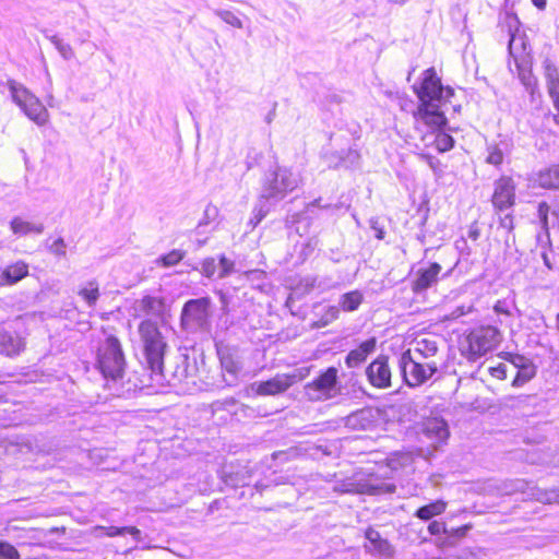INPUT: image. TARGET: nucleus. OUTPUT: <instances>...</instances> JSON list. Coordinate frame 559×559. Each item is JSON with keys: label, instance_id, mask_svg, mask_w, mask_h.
I'll use <instances>...</instances> for the list:
<instances>
[{"label": "nucleus", "instance_id": "47", "mask_svg": "<svg viewBox=\"0 0 559 559\" xmlns=\"http://www.w3.org/2000/svg\"><path fill=\"white\" fill-rule=\"evenodd\" d=\"M267 212L269 209L263 204L255 206L253 210V216L250 221L253 226H257L266 216Z\"/></svg>", "mask_w": 559, "mask_h": 559}, {"label": "nucleus", "instance_id": "29", "mask_svg": "<svg viewBox=\"0 0 559 559\" xmlns=\"http://www.w3.org/2000/svg\"><path fill=\"white\" fill-rule=\"evenodd\" d=\"M96 533L105 534L106 536L114 537L118 535L123 534H130L133 539L139 543L141 542V531L136 528L135 526H123V527H117V526H96L95 528Z\"/></svg>", "mask_w": 559, "mask_h": 559}, {"label": "nucleus", "instance_id": "31", "mask_svg": "<svg viewBox=\"0 0 559 559\" xmlns=\"http://www.w3.org/2000/svg\"><path fill=\"white\" fill-rule=\"evenodd\" d=\"M362 300L364 296L359 290H352L341 296L340 307L347 312L355 311L359 308Z\"/></svg>", "mask_w": 559, "mask_h": 559}, {"label": "nucleus", "instance_id": "46", "mask_svg": "<svg viewBox=\"0 0 559 559\" xmlns=\"http://www.w3.org/2000/svg\"><path fill=\"white\" fill-rule=\"evenodd\" d=\"M367 413H368L367 411L362 409V411H358L356 413L350 414L346 418V425L349 427L356 428L360 424V420L366 419Z\"/></svg>", "mask_w": 559, "mask_h": 559}, {"label": "nucleus", "instance_id": "42", "mask_svg": "<svg viewBox=\"0 0 559 559\" xmlns=\"http://www.w3.org/2000/svg\"><path fill=\"white\" fill-rule=\"evenodd\" d=\"M0 559H20V554L13 545L0 540Z\"/></svg>", "mask_w": 559, "mask_h": 559}, {"label": "nucleus", "instance_id": "53", "mask_svg": "<svg viewBox=\"0 0 559 559\" xmlns=\"http://www.w3.org/2000/svg\"><path fill=\"white\" fill-rule=\"evenodd\" d=\"M500 226L509 231H511L514 228L513 225V217L510 214L504 215L500 218Z\"/></svg>", "mask_w": 559, "mask_h": 559}, {"label": "nucleus", "instance_id": "56", "mask_svg": "<svg viewBox=\"0 0 559 559\" xmlns=\"http://www.w3.org/2000/svg\"><path fill=\"white\" fill-rule=\"evenodd\" d=\"M532 2L539 10H544L546 8L547 0H532Z\"/></svg>", "mask_w": 559, "mask_h": 559}, {"label": "nucleus", "instance_id": "1", "mask_svg": "<svg viewBox=\"0 0 559 559\" xmlns=\"http://www.w3.org/2000/svg\"><path fill=\"white\" fill-rule=\"evenodd\" d=\"M142 350L148 368L153 373L160 374L167 343L158 326L152 320H143L138 328Z\"/></svg>", "mask_w": 559, "mask_h": 559}, {"label": "nucleus", "instance_id": "61", "mask_svg": "<svg viewBox=\"0 0 559 559\" xmlns=\"http://www.w3.org/2000/svg\"><path fill=\"white\" fill-rule=\"evenodd\" d=\"M544 261H545V263H546V264H548V261H547V257H546V255H544Z\"/></svg>", "mask_w": 559, "mask_h": 559}, {"label": "nucleus", "instance_id": "7", "mask_svg": "<svg viewBox=\"0 0 559 559\" xmlns=\"http://www.w3.org/2000/svg\"><path fill=\"white\" fill-rule=\"evenodd\" d=\"M401 369L407 385L418 386L429 380L438 370L436 360H423L412 355V349L403 353L401 357Z\"/></svg>", "mask_w": 559, "mask_h": 559}, {"label": "nucleus", "instance_id": "19", "mask_svg": "<svg viewBox=\"0 0 559 559\" xmlns=\"http://www.w3.org/2000/svg\"><path fill=\"white\" fill-rule=\"evenodd\" d=\"M440 272L441 265L437 262L431 263L427 269L418 270L417 277L412 285L413 292L418 294L430 288L437 283Z\"/></svg>", "mask_w": 559, "mask_h": 559}, {"label": "nucleus", "instance_id": "9", "mask_svg": "<svg viewBox=\"0 0 559 559\" xmlns=\"http://www.w3.org/2000/svg\"><path fill=\"white\" fill-rule=\"evenodd\" d=\"M414 90L420 104H444L454 94L451 87L444 88L442 86L433 68L427 69L424 72L421 85Z\"/></svg>", "mask_w": 559, "mask_h": 559}, {"label": "nucleus", "instance_id": "6", "mask_svg": "<svg viewBox=\"0 0 559 559\" xmlns=\"http://www.w3.org/2000/svg\"><path fill=\"white\" fill-rule=\"evenodd\" d=\"M501 340V332L496 326L483 325L476 328L466 336L467 346L464 353L469 360H476L495 349Z\"/></svg>", "mask_w": 559, "mask_h": 559}, {"label": "nucleus", "instance_id": "17", "mask_svg": "<svg viewBox=\"0 0 559 559\" xmlns=\"http://www.w3.org/2000/svg\"><path fill=\"white\" fill-rule=\"evenodd\" d=\"M439 350V337L436 335L419 336L414 341L413 356L423 360H435Z\"/></svg>", "mask_w": 559, "mask_h": 559}, {"label": "nucleus", "instance_id": "34", "mask_svg": "<svg viewBox=\"0 0 559 559\" xmlns=\"http://www.w3.org/2000/svg\"><path fill=\"white\" fill-rule=\"evenodd\" d=\"M221 365L224 371L229 373L233 379H237L239 372L241 371V364L238 359H236L231 354H223L221 356Z\"/></svg>", "mask_w": 559, "mask_h": 559}, {"label": "nucleus", "instance_id": "24", "mask_svg": "<svg viewBox=\"0 0 559 559\" xmlns=\"http://www.w3.org/2000/svg\"><path fill=\"white\" fill-rule=\"evenodd\" d=\"M506 20H507V23L509 26V34H510V39H509V45H508L509 53L511 57L514 58L515 62H518L520 52L525 49V43L521 35H518L516 33L512 32V28L513 27L516 28V26L519 24L516 16L507 15Z\"/></svg>", "mask_w": 559, "mask_h": 559}, {"label": "nucleus", "instance_id": "15", "mask_svg": "<svg viewBox=\"0 0 559 559\" xmlns=\"http://www.w3.org/2000/svg\"><path fill=\"white\" fill-rule=\"evenodd\" d=\"M369 382L379 389L391 386V370L385 356H379L366 369Z\"/></svg>", "mask_w": 559, "mask_h": 559}, {"label": "nucleus", "instance_id": "27", "mask_svg": "<svg viewBox=\"0 0 559 559\" xmlns=\"http://www.w3.org/2000/svg\"><path fill=\"white\" fill-rule=\"evenodd\" d=\"M11 230L17 236H26L28 234H41L44 231V225L38 223H32L22 219L21 217H14L11 221Z\"/></svg>", "mask_w": 559, "mask_h": 559}, {"label": "nucleus", "instance_id": "59", "mask_svg": "<svg viewBox=\"0 0 559 559\" xmlns=\"http://www.w3.org/2000/svg\"><path fill=\"white\" fill-rule=\"evenodd\" d=\"M556 329L559 332V313L556 316Z\"/></svg>", "mask_w": 559, "mask_h": 559}, {"label": "nucleus", "instance_id": "50", "mask_svg": "<svg viewBox=\"0 0 559 559\" xmlns=\"http://www.w3.org/2000/svg\"><path fill=\"white\" fill-rule=\"evenodd\" d=\"M218 210L214 205H207L204 210V218L199 223V226L207 225L217 216Z\"/></svg>", "mask_w": 559, "mask_h": 559}, {"label": "nucleus", "instance_id": "52", "mask_svg": "<svg viewBox=\"0 0 559 559\" xmlns=\"http://www.w3.org/2000/svg\"><path fill=\"white\" fill-rule=\"evenodd\" d=\"M493 311L497 313V314H506V316H509L510 314V311H509V308H508V305L504 300H498L495 306H493Z\"/></svg>", "mask_w": 559, "mask_h": 559}, {"label": "nucleus", "instance_id": "57", "mask_svg": "<svg viewBox=\"0 0 559 559\" xmlns=\"http://www.w3.org/2000/svg\"><path fill=\"white\" fill-rule=\"evenodd\" d=\"M306 285L309 287V288H313L314 287V282L316 280L314 278H306Z\"/></svg>", "mask_w": 559, "mask_h": 559}, {"label": "nucleus", "instance_id": "32", "mask_svg": "<svg viewBox=\"0 0 559 559\" xmlns=\"http://www.w3.org/2000/svg\"><path fill=\"white\" fill-rule=\"evenodd\" d=\"M532 497L542 503H559V487L551 489H533Z\"/></svg>", "mask_w": 559, "mask_h": 559}, {"label": "nucleus", "instance_id": "45", "mask_svg": "<svg viewBox=\"0 0 559 559\" xmlns=\"http://www.w3.org/2000/svg\"><path fill=\"white\" fill-rule=\"evenodd\" d=\"M216 263L214 258H206L202 262V274L209 278H212L216 273Z\"/></svg>", "mask_w": 559, "mask_h": 559}, {"label": "nucleus", "instance_id": "13", "mask_svg": "<svg viewBox=\"0 0 559 559\" xmlns=\"http://www.w3.org/2000/svg\"><path fill=\"white\" fill-rule=\"evenodd\" d=\"M443 104H420L417 110L414 112V118L417 122H423L429 127L433 132L440 131V129L447 123L444 114L440 111V107Z\"/></svg>", "mask_w": 559, "mask_h": 559}, {"label": "nucleus", "instance_id": "55", "mask_svg": "<svg viewBox=\"0 0 559 559\" xmlns=\"http://www.w3.org/2000/svg\"><path fill=\"white\" fill-rule=\"evenodd\" d=\"M371 228L376 231V237L378 239H383L384 238V230L380 227H378L377 225V222H371Z\"/></svg>", "mask_w": 559, "mask_h": 559}, {"label": "nucleus", "instance_id": "43", "mask_svg": "<svg viewBox=\"0 0 559 559\" xmlns=\"http://www.w3.org/2000/svg\"><path fill=\"white\" fill-rule=\"evenodd\" d=\"M235 263L234 261L227 259L225 255H221L219 258V272L217 274L218 278H225L229 274L234 272Z\"/></svg>", "mask_w": 559, "mask_h": 559}, {"label": "nucleus", "instance_id": "10", "mask_svg": "<svg viewBox=\"0 0 559 559\" xmlns=\"http://www.w3.org/2000/svg\"><path fill=\"white\" fill-rule=\"evenodd\" d=\"M336 385L337 370L334 367H330L313 381L305 385V395L310 401H325L336 395Z\"/></svg>", "mask_w": 559, "mask_h": 559}, {"label": "nucleus", "instance_id": "26", "mask_svg": "<svg viewBox=\"0 0 559 559\" xmlns=\"http://www.w3.org/2000/svg\"><path fill=\"white\" fill-rule=\"evenodd\" d=\"M366 539L370 544L368 546L371 550L384 555L390 556L392 554V547L386 539H383L380 533L373 528H368L365 533Z\"/></svg>", "mask_w": 559, "mask_h": 559}, {"label": "nucleus", "instance_id": "60", "mask_svg": "<svg viewBox=\"0 0 559 559\" xmlns=\"http://www.w3.org/2000/svg\"><path fill=\"white\" fill-rule=\"evenodd\" d=\"M460 108H461V106H460V105H459V106H454V110H455V111L460 110Z\"/></svg>", "mask_w": 559, "mask_h": 559}, {"label": "nucleus", "instance_id": "3", "mask_svg": "<svg viewBox=\"0 0 559 559\" xmlns=\"http://www.w3.org/2000/svg\"><path fill=\"white\" fill-rule=\"evenodd\" d=\"M297 173L286 167H277L265 175L260 202L262 200L278 202L300 185Z\"/></svg>", "mask_w": 559, "mask_h": 559}, {"label": "nucleus", "instance_id": "30", "mask_svg": "<svg viewBox=\"0 0 559 559\" xmlns=\"http://www.w3.org/2000/svg\"><path fill=\"white\" fill-rule=\"evenodd\" d=\"M78 295L88 307H94L100 296L98 283L96 281H90L85 286L79 289Z\"/></svg>", "mask_w": 559, "mask_h": 559}, {"label": "nucleus", "instance_id": "48", "mask_svg": "<svg viewBox=\"0 0 559 559\" xmlns=\"http://www.w3.org/2000/svg\"><path fill=\"white\" fill-rule=\"evenodd\" d=\"M66 242L62 238L56 239L49 247L51 253L58 257L66 255Z\"/></svg>", "mask_w": 559, "mask_h": 559}, {"label": "nucleus", "instance_id": "22", "mask_svg": "<svg viewBox=\"0 0 559 559\" xmlns=\"http://www.w3.org/2000/svg\"><path fill=\"white\" fill-rule=\"evenodd\" d=\"M25 347L23 338L7 331H0V353L5 356H16Z\"/></svg>", "mask_w": 559, "mask_h": 559}, {"label": "nucleus", "instance_id": "38", "mask_svg": "<svg viewBox=\"0 0 559 559\" xmlns=\"http://www.w3.org/2000/svg\"><path fill=\"white\" fill-rule=\"evenodd\" d=\"M185 251L179 249H174L170 252L162 255L157 263L162 264L165 267L174 266L178 264L185 258Z\"/></svg>", "mask_w": 559, "mask_h": 559}, {"label": "nucleus", "instance_id": "44", "mask_svg": "<svg viewBox=\"0 0 559 559\" xmlns=\"http://www.w3.org/2000/svg\"><path fill=\"white\" fill-rule=\"evenodd\" d=\"M549 205L546 203V202H540L538 204V209H537V212H538V217H539V221H540V224H542V228L548 233V213H549Z\"/></svg>", "mask_w": 559, "mask_h": 559}, {"label": "nucleus", "instance_id": "41", "mask_svg": "<svg viewBox=\"0 0 559 559\" xmlns=\"http://www.w3.org/2000/svg\"><path fill=\"white\" fill-rule=\"evenodd\" d=\"M216 15L218 17H221L225 23L234 26V27H237V28H242V22L241 20L236 16L231 11H228V10H217L216 12Z\"/></svg>", "mask_w": 559, "mask_h": 559}, {"label": "nucleus", "instance_id": "5", "mask_svg": "<svg viewBox=\"0 0 559 559\" xmlns=\"http://www.w3.org/2000/svg\"><path fill=\"white\" fill-rule=\"evenodd\" d=\"M395 485L385 483L373 475L364 476L356 473L353 477L340 480L333 487V490L340 493H359V495H382L395 491Z\"/></svg>", "mask_w": 559, "mask_h": 559}, {"label": "nucleus", "instance_id": "8", "mask_svg": "<svg viewBox=\"0 0 559 559\" xmlns=\"http://www.w3.org/2000/svg\"><path fill=\"white\" fill-rule=\"evenodd\" d=\"M210 297L188 300L181 312L182 325L188 330H209L212 317Z\"/></svg>", "mask_w": 559, "mask_h": 559}, {"label": "nucleus", "instance_id": "16", "mask_svg": "<svg viewBox=\"0 0 559 559\" xmlns=\"http://www.w3.org/2000/svg\"><path fill=\"white\" fill-rule=\"evenodd\" d=\"M423 435L431 442L433 448L444 443L449 436L448 424L441 418H429L424 423Z\"/></svg>", "mask_w": 559, "mask_h": 559}, {"label": "nucleus", "instance_id": "18", "mask_svg": "<svg viewBox=\"0 0 559 559\" xmlns=\"http://www.w3.org/2000/svg\"><path fill=\"white\" fill-rule=\"evenodd\" d=\"M132 309L134 317H159L164 311V302L158 297L144 296L134 301Z\"/></svg>", "mask_w": 559, "mask_h": 559}, {"label": "nucleus", "instance_id": "21", "mask_svg": "<svg viewBox=\"0 0 559 559\" xmlns=\"http://www.w3.org/2000/svg\"><path fill=\"white\" fill-rule=\"evenodd\" d=\"M27 274L28 265L23 261H17L0 271V286L14 285Z\"/></svg>", "mask_w": 559, "mask_h": 559}, {"label": "nucleus", "instance_id": "37", "mask_svg": "<svg viewBox=\"0 0 559 559\" xmlns=\"http://www.w3.org/2000/svg\"><path fill=\"white\" fill-rule=\"evenodd\" d=\"M433 142L436 148L441 153L450 151L454 145L453 138L450 134L442 131H437Z\"/></svg>", "mask_w": 559, "mask_h": 559}, {"label": "nucleus", "instance_id": "40", "mask_svg": "<svg viewBox=\"0 0 559 559\" xmlns=\"http://www.w3.org/2000/svg\"><path fill=\"white\" fill-rule=\"evenodd\" d=\"M534 376H535L534 367H532V366L523 367L522 369H520L518 371V374L514 378L512 384L514 386H520V385L524 384L525 382L530 381Z\"/></svg>", "mask_w": 559, "mask_h": 559}, {"label": "nucleus", "instance_id": "36", "mask_svg": "<svg viewBox=\"0 0 559 559\" xmlns=\"http://www.w3.org/2000/svg\"><path fill=\"white\" fill-rule=\"evenodd\" d=\"M340 309L336 306H329L321 318L313 322V328H324L338 318Z\"/></svg>", "mask_w": 559, "mask_h": 559}, {"label": "nucleus", "instance_id": "58", "mask_svg": "<svg viewBox=\"0 0 559 559\" xmlns=\"http://www.w3.org/2000/svg\"><path fill=\"white\" fill-rule=\"evenodd\" d=\"M552 214L559 217V205L552 211Z\"/></svg>", "mask_w": 559, "mask_h": 559}, {"label": "nucleus", "instance_id": "25", "mask_svg": "<svg viewBox=\"0 0 559 559\" xmlns=\"http://www.w3.org/2000/svg\"><path fill=\"white\" fill-rule=\"evenodd\" d=\"M538 187L545 189L559 188V165L540 170L535 178Z\"/></svg>", "mask_w": 559, "mask_h": 559}, {"label": "nucleus", "instance_id": "54", "mask_svg": "<svg viewBox=\"0 0 559 559\" xmlns=\"http://www.w3.org/2000/svg\"><path fill=\"white\" fill-rule=\"evenodd\" d=\"M467 235H468V238H471L474 241L479 238L480 231H479L476 223H474L469 226Z\"/></svg>", "mask_w": 559, "mask_h": 559}, {"label": "nucleus", "instance_id": "35", "mask_svg": "<svg viewBox=\"0 0 559 559\" xmlns=\"http://www.w3.org/2000/svg\"><path fill=\"white\" fill-rule=\"evenodd\" d=\"M47 38L56 47L64 60H71L74 57V50L72 47L60 39L57 35L47 36Z\"/></svg>", "mask_w": 559, "mask_h": 559}, {"label": "nucleus", "instance_id": "20", "mask_svg": "<svg viewBox=\"0 0 559 559\" xmlns=\"http://www.w3.org/2000/svg\"><path fill=\"white\" fill-rule=\"evenodd\" d=\"M377 346L376 337H371L362 342L357 348L352 349L345 359V364L348 368H356L361 365L370 355L374 352Z\"/></svg>", "mask_w": 559, "mask_h": 559}, {"label": "nucleus", "instance_id": "2", "mask_svg": "<svg viewBox=\"0 0 559 559\" xmlns=\"http://www.w3.org/2000/svg\"><path fill=\"white\" fill-rule=\"evenodd\" d=\"M97 368L106 379L118 380L123 377L126 357L117 336L108 334L99 344Z\"/></svg>", "mask_w": 559, "mask_h": 559}, {"label": "nucleus", "instance_id": "23", "mask_svg": "<svg viewBox=\"0 0 559 559\" xmlns=\"http://www.w3.org/2000/svg\"><path fill=\"white\" fill-rule=\"evenodd\" d=\"M360 154L355 148H348L340 153H332L328 156L330 166L350 168L358 165Z\"/></svg>", "mask_w": 559, "mask_h": 559}, {"label": "nucleus", "instance_id": "51", "mask_svg": "<svg viewBox=\"0 0 559 559\" xmlns=\"http://www.w3.org/2000/svg\"><path fill=\"white\" fill-rule=\"evenodd\" d=\"M488 371L493 378L503 380L507 377V365L498 364L497 366L489 367Z\"/></svg>", "mask_w": 559, "mask_h": 559}, {"label": "nucleus", "instance_id": "49", "mask_svg": "<svg viewBox=\"0 0 559 559\" xmlns=\"http://www.w3.org/2000/svg\"><path fill=\"white\" fill-rule=\"evenodd\" d=\"M419 157L425 160L435 174L441 173L440 160L429 154H419Z\"/></svg>", "mask_w": 559, "mask_h": 559}, {"label": "nucleus", "instance_id": "33", "mask_svg": "<svg viewBox=\"0 0 559 559\" xmlns=\"http://www.w3.org/2000/svg\"><path fill=\"white\" fill-rule=\"evenodd\" d=\"M466 531H467L466 526H462V527H459L455 530L448 531L445 524L443 522H439V521H432L428 525V532L431 535H439V534L443 533V534H448L450 536L462 537L465 535Z\"/></svg>", "mask_w": 559, "mask_h": 559}, {"label": "nucleus", "instance_id": "28", "mask_svg": "<svg viewBox=\"0 0 559 559\" xmlns=\"http://www.w3.org/2000/svg\"><path fill=\"white\" fill-rule=\"evenodd\" d=\"M447 502L443 500H436L429 504L420 507L415 512V516L423 520L429 521L432 518L442 514L447 509Z\"/></svg>", "mask_w": 559, "mask_h": 559}, {"label": "nucleus", "instance_id": "4", "mask_svg": "<svg viewBox=\"0 0 559 559\" xmlns=\"http://www.w3.org/2000/svg\"><path fill=\"white\" fill-rule=\"evenodd\" d=\"M8 87L12 100L21 108L28 119L37 126H45L49 120V112L37 96H35L23 84L16 81H9Z\"/></svg>", "mask_w": 559, "mask_h": 559}, {"label": "nucleus", "instance_id": "39", "mask_svg": "<svg viewBox=\"0 0 559 559\" xmlns=\"http://www.w3.org/2000/svg\"><path fill=\"white\" fill-rule=\"evenodd\" d=\"M488 155L486 162L493 166H499L503 162V152L498 145H488Z\"/></svg>", "mask_w": 559, "mask_h": 559}, {"label": "nucleus", "instance_id": "14", "mask_svg": "<svg viewBox=\"0 0 559 559\" xmlns=\"http://www.w3.org/2000/svg\"><path fill=\"white\" fill-rule=\"evenodd\" d=\"M544 76L549 97L551 98L556 114L554 120L559 126V67L552 60L546 58L543 61Z\"/></svg>", "mask_w": 559, "mask_h": 559}, {"label": "nucleus", "instance_id": "12", "mask_svg": "<svg viewBox=\"0 0 559 559\" xmlns=\"http://www.w3.org/2000/svg\"><path fill=\"white\" fill-rule=\"evenodd\" d=\"M515 202V183L510 177H501L495 182V191L492 194V204L503 211L510 209Z\"/></svg>", "mask_w": 559, "mask_h": 559}, {"label": "nucleus", "instance_id": "11", "mask_svg": "<svg viewBox=\"0 0 559 559\" xmlns=\"http://www.w3.org/2000/svg\"><path fill=\"white\" fill-rule=\"evenodd\" d=\"M307 369H296L292 373H278L267 381L257 382L252 385L259 395H276L287 391L292 385L305 379Z\"/></svg>", "mask_w": 559, "mask_h": 559}]
</instances>
